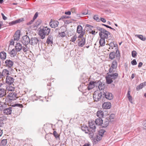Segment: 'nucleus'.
<instances>
[{"label":"nucleus","instance_id":"28","mask_svg":"<svg viewBox=\"0 0 146 146\" xmlns=\"http://www.w3.org/2000/svg\"><path fill=\"white\" fill-rule=\"evenodd\" d=\"M97 115L99 118H101L104 116L103 111L101 110H99L97 112Z\"/></svg>","mask_w":146,"mask_h":146},{"label":"nucleus","instance_id":"61","mask_svg":"<svg viewBox=\"0 0 146 146\" xmlns=\"http://www.w3.org/2000/svg\"><path fill=\"white\" fill-rule=\"evenodd\" d=\"M15 88L14 87L11 86H10L9 88V91H12L14 90Z\"/></svg>","mask_w":146,"mask_h":146},{"label":"nucleus","instance_id":"45","mask_svg":"<svg viewBox=\"0 0 146 146\" xmlns=\"http://www.w3.org/2000/svg\"><path fill=\"white\" fill-rule=\"evenodd\" d=\"M58 34L61 37H64L66 36V34L64 32H59Z\"/></svg>","mask_w":146,"mask_h":146},{"label":"nucleus","instance_id":"4","mask_svg":"<svg viewBox=\"0 0 146 146\" xmlns=\"http://www.w3.org/2000/svg\"><path fill=\"white\" fill-rule=\"evenodd\" d=\"M108 45H109L110 46L111 48V49H113V47L115 48L116 54V57H117V60H120V53L118 50L117 44L115 43L114 42H111L109 44H108Z\"/></svg>","mask_w":146,"mask_h":146},{"label":"nucleus","instance_id":"13","mask_svg":"<svg viewBox=\"0 0 146 146\" xmlns=\"http://www.w3.org/2000/svg\"><path fill=\"white\" fill-rule=\"evenodd\" d=\"M24 21V19L21 18L20 19H18L10 22L9 23V24L10 26H12L16 24L20 23V22L23 21Z\"/></svg>","mask_w":146,"mask_h":146},{"label":"nucleus","instance_id":"10","mask_svg":"<svg viewBox=\"0 0 146 146\" xmlns=\"http://www.w3.org/2000/svg\"><path fill=\"white\" fill-rule=\"evenodd\" d=\"M59 22L56 21H53L52 19L50 20L49 23L50 26L53 28L57 27L59 25Z\"/></svg>","mask_w":146,"mask_h":146},{"label":"nucleus","instance_id":"37","mask_svg":"<svg viewBox=\"0 0 146 146\" xmlns=\"http://www.w3.org/2000/svg\"><path fill=\"white\" fill-rule=\"evenodd\" d=\"M8 74L9 71L6 69H4L3 71L2 72V74H1V76H5L6 75H7Z\"/></svg>","mask_w":146,"mask_h":146},{"label":"nucleus","instance_id":"27","mask_svg":"<svg viewBox=\"0 0 146 146\" xmlns=\"http://www.w3.org/2000/svg\"><path fill=\"white\" fill-rule=\"evenodd\" d=\"M17 52L15 49H13L11 51L9 54L11 57H14L16 55Z\"/></svg>","mask_w":146,"mask_h":146},{"label":"nucleus","instance_id":"18","mask_svg":"<svg viewBox=\"0 0 146 146\" xmlns=\"http://www.w3.org/2000/svg\"><path fill=\"white\" fill-rule=\"evenodd\" d=\"M78 42V46H79L82 47L85 44L86 40L85 38H82V39H79Z\"/></svg>","mask_w":146,"mask_h":146},{"label":"nucleus","instance_id":"19","mask_svg":"<svg viewBox=\"0 0 146 146\" xmlns=\"http://www.w3.org/2000/svg\"><path fill=\"white\" fill-rule=\"evenodd\" d=\"M110 121L109 118L108 117L106 118L105 119L104 123L103 122V124H102V127H106L108 125Z\"/></svg>","mask_w":146,"mask_h":146},{"label":"nucleus","instance_id":"14","mask_svg":"<svg viewBox=\"0 0 146 146\" xmlns=\"http://www.w3.org/2000/svg\"><path fill=\"white\" fill-rule=\"evenodd\" d=\"M39 40L36 37H32L30 39V43L32 45L36 44L38 43Z\"/></svg>","mask_w":146,"mask_h":146},{"label":"nucleus","instance_id":"12","mask_svg":"<svg viewBox=\"0 0 146 146\" xmlns=\"http://www.w3.org/2000/svg\"><path fill=\"white\" fill-rule=\"evenodd\" d=\"M13 62L12 61L9 59H7L5 61L4 65L9 68H11L13 66Z\"/></svg>","mask_w":146,"mask_h":146},{"label":"nucleus","instance_id":"64","mask_svg":"<svg viewBox=\"0 0 146 146\" xmlns=\"http://www.w3.org/2000/svg\"><path fill=\"white\" fill-rule=\"evenodd\" d=\"M128 98L129 100L131 102V101L132 100V97L131 96H128Z\"/></svg>","mask_w":146,"mask_h":146},{"label":"nucleus","instance_id":"34","mask_svg":"<svg viewBox=\"0 0 146 146\" xmlns=\"http://www.w3.org/2000/svg\"><path fill=\"white\" fill-rule=\"evenodd\" d=\"M6 90L3 89L1 88V98L2 96L4 97L6 95Z\"/></svg>","mask_w":146,"mask_h":146},{"label":"nucleus","instance_id":"21","mask_svg":"<svg viewBox=\"0 0 146 146\" xmlns=\"http://www.w3.org/2000/svg\"><path fill=\"white\" fill-rule=\"evenodd\" d=\"M102 137L100 135H97L96 137L93 139V141L95 144L96 143L100 141L102 138Z\"/></svg>","mask_w":146,"mask_h":146},{"label":"nucleus","instance_id":"58","mask_svg":"<svg viewBox=\"0 0 146 146\" xmlns=\"http://www.w3.org/2000/svg\"><path fill=\"white\" fill-rule=\"evenodd\" d=\"M68 18H69V17L68 16H67L66 15H63L62 16L60 19H67Z\"/></svg>","mask_w":146,"mask_h":146},{"label":"nucleus","instance_id":"33","mask_svg":"<svg viewBox=\"0 0 146 146\" xmlns=\"http://www.w3.org/2000/svg\"><path fill=\"white\" fill-rule=\"evenodd\" d=\"M82 31V27L80 25H79L77 27V32L79 34H80L81 33L84 32Z\"/></svg>","mask_w":146,"mask_h":146},{"label":"nucleus","instance_id":"52","mask_svg":"<svg viewBox=\"0 0 146 146\" xmlns=\"http://www.w3.org/2000/svg\"><path fill=\"white\" fill-rule=\"evenodd\" d=\"M98 88L100 90H102L104 88V86L102 85L101 82V84H100V85H99Z\"/></svg>","mask_w":146,"mask_h":146},{"label":"nucleus","instance_id":"2","mask_svg":"<svg viewBox=\"0 0 146 146\" xmlns=\"http://www.w3.org/2000/svg\"><path fill=\"white\" fill-rule=\"evenodd\" d=\"M50 31V29L47 27H43L39 31V35L42 39H44L46 35H49Z\"/></svg>","mask_w":146,"mask_h":146},{"label":"nucleus","instance_id":"54","mask_svg":"<svg viewBox=\"0 0 146 146\" xmlns=\"http://www.w3.org/2000/svg\"><path fill=\"white\" fill-rule=\"evenodd\" d=\"M38 13L36 12L34 16L33 17V19L34 20L37 18L38 16Z\"/></svg>","mask_w":146,"mask_h":146},{"label":"nucleus","instance_id":"44","mask_svg":"<svg viewBox=\"0 0 146 146\" xmlns=\"http://www.w3.org/2000/svg\"><path fill=\"white\" fill-rule=\"evenodd\" d=\"M77 36L75 35L74 36L72 37L71 38V39L70 40V41L72 42H74L76 40Z\"/></svg>","mask_w":146,"mask_h":146},{"label":"nucleus","instance_id":"63","mask_svg":"<svg viewBox=\"0 0 146 146\" xmlns=\"http://www.w3.org/2000/svg\"><path fill=\"white\" fill-rule=\"evenodd\" d=\"M65 14L67 15H70L71 14V12L70 11H68L67 12H65L64 13Z\"/></svg>","mask_w":146,"mask_h":146},{"label":"nucleus","instance_id":"48","mask_svg":"<svg viewBox=\"0 0 146 146\" xmlns=\"http://www.w3.org/2000/svg\"><path fill=\"white\" fill-rule=\"evenodd\" d=\"M115 115L113 114H111L109 118V120L110 121H111V119H113L115 117Z\"/></svg>","mask_w":146,"mask_h":146},{"label":"nucleus","instance_id":"17","mask_svg":"<svg viewBox=\"0 0 146 146\" xmlns=\"http://www.w3.org/2000/svg\"><path fill=\"white\" fill-rule=\"evenodd\" d=\"M111 107V104L110 102H105L103 104L102 107L104 109H109Z\"/></svg>","mask_w":146,"mask_h":146},{"label":"nucleus","instance_id":"25","mask_svg":"<svg viewBox=\"0 0 146 146\" xmlns=\"http://www.w3.org/2000/svg\"><path fill=\"white\" fill-rule=\"evenodd\" d=\"M88 127L85 125H84L81 127V129L83 131H85V133H88L89 130L88 129Z\"/></svg>","mask_w":146,"mask_h":146},{"label":"nucleus","instance_id":"15","mask_svg":"<svg viewBox=\"0 0 146 146\" xmlns=\"http://www.w3.org/2000/svg\"><path fill=\"white\" fill-rule=\"evenodd\" d=\"M6 82L9 84H11L13 83L14 82V78L10 76H7L6 78Z\"/></svg>","mask_w":146,"mask_h":146},{"label":"nucleus","instance_id":"26","mask_svg":"<svg viewBox=\"0 0 146 146\" xmlns=\"http://www.w3.org/2000/svg\"><path fill=\"white\" fill-rule=\"evenodd\" d=\"M116 52L113 51L110 52L109 54V58L111 60L113 59L116 56Z\"/></svg>","mask_w":146,"mask_h":146},{"label":"nucleus","instance_id":"22","mask_svg":"<svg viewBox=\"0 0 146 146\" xmlns=\"http://www.w3.org/2000/svg\"><path fill=\"white\" fill-rule=\"evenodd\" d=\"M89 126L90 128L92 129L94 131V129L96 128V124L94 121H89Z\"/></svg>","mask_w":146,"mask_h":146},{"label":"nucleus","instance_id":"5","mask_svg":"<svg viewBox=\"0 0 146 146\" xmlns=\"http://www.w3.org/2000/svg\"><path fill=\"white\" fill-rule=\"evenodd\" d=\"M102 96H103L102 91L99 92H94L93 98L95 101L98 102L100 100Z\"/></svg>","mask_w":146,"mask_h":146},{"label":"nucleus","instance_id":"30","mask_svg":"<svg viewBox=\"0 0 146 146\" xmlns=\"http://www.w3.org/2000/svg\"><path fill=\"white\" fill-rule=\"evenodd\" d=\"M6 58V53L4 52H1V59L5 60Z\"/></svg>","mask_w":146,"mask_h":146},{"label":"nucleus","instance_id":"16","mask_svg":"<svg viewBox=\"0 0 146 146\" xmlns=\"http://www.w3.org/2000/svg\"><path fill=\"white\" fill-rule=\"evenodd\" d=\"M20 36V33L19 31H17L14 35L13 38L14 41H17L18 40Z\"/></svg>","mask_w":146,"mask_h":146},{"label":"nucleus","instance_id":"24","mask_svg":"<svg viewBox=\"0 0 146 146\" xmlns=\"http://www.w3.org/2000/svg\"><path fill=\"white\" fill-rule=\"evenodd\" d=\"M119 60H117V57H116V59L113 60L112 62L111 67L113 68H116L117 67V61H119Z\"/></svg>","mask_w":146,"mask_h":146},{"label":"nucleus","instance_id":"8","mask_svg":"<svg viewBox=\"0 0 146 146\" xmlns=\"http://www.w3.org/2000/svg\"><path fill=\"white\" fill-rule=\"evenodd\" d=\"M6 99L5 96L4 97L2 96L1 98V108H4L7 107V104L6 103Z\"/></svg>","mask_w":146,"mask_h":146},{"label":"nucleus","instance_id":"53","mask_svg":"<svg viewBox=\"0 0 146 146\" xmlns=\"http://www.w3.org/2000/svg\"><path fill=\"white\" fill-rule=\"evenodd\" d=\"M131 64L133 65H136L137 64V62L135 59L133 60L131 62Z\"/></svg>","mask_w":146,"mask_h":146},{"label":"nucleus","instance_id":"35","mask_svg":"<svg viewBox=\"0 0 146 146\" xmlns=\"http://www.w3.org/2000/svg\"><path fill=\"white\" fill-rule=\"evenodd\" d=\"M94 81H91L90 82L88 87V90H90L94 87Z\"/></svg>","mask_w":146,"mask_h":146},{"label":"nucleus","instance_id":"41","mask_svg":"<svg viewBox=\"0 0 146 146\" xmlns=\"http://www.w3.org/2000/svg\"><path fill=\"white\" fill-rule=\"evenodd\" d=\"M143 84H141L140 85L136 87V90L137 91L139 90L140 89L143 88Z\"/></svg>","mask_w":146,"mask_h":146},{"label":"nucleus","instance_id":"50","mask_svg":"<svg viewBox=\"0 0 146 146\" xmlns=\"http://www.w3.org/2000/svg\"><path fill=\"white\" fill-rule=\"evenodd\" d=\"M80 35L78 36V37L79 39H82V38H84L83 37V35H84L85 32L81 33Z\"/></svg>","mask_w":146,"mask_h":146},{"label":"nucleus","instance_id":"49","mask_svg":"<svg viewBox=\"0 0 146 146\" xmlns=\"http://www.w3.org/2000/svg\"><path fill=\"white\" fill-rule=\"evenodd\" d=\"M114 68H110L109 69V72L108 73H110V74H111L112 73H115L114 72H115V71H114V70H113Z\"/></svg>","mask_w":146,"mask_h":146},{"label":"nucleus","instance_id":"20","mask_svg":"<svg viewBox=\"0 0 146 146\" xmlns=\"http://www.w3.org/2000/svg\"><path fill=\"white\" fill-rule=\"evenodd\" d=\"M22 44L19 42H17L15 46V48L17 52H20L22 50Z\"/></svg>","mask_w":146,"mask_h":146},{"label":"nucleus","instance_id":"3","mask_svg":"<svg viewBox=\"0 0 146 146\" xmlns=\"http://www.w3.org/2000/svg\"><path fill=\"white\" fill-rule=\"evenodd\" d=\"M98 30L100 31L99 35L100 38H107L110 35V33L103 28L98 27L97 28Z\"/></svg>","mask_w":146,"mask_h":146},{"label":"nucleus","instance_id":"7","mask_svg":"<svg viewBox=\"0 0 146 146\" xmlns=\"http://www.w3.org/2000/svg\"><path fill=\"white\" fill-rule=\"evenodd\" d=\"M102 92H103V97H105L106 98L109 100H111L113 98V96L111 93L108 92H105L104 91H102Z\"/></svg>","mask_w":146,"mask_h":146},{"label":"nucleus","instance_id":"42","mask_svg":"<svg viewBox=\"0 0 146 146\" xmlns=\"http://www.w3.org/2000/svg\"><path fill=\"white\" fill-rule=\"evenodd\" d=\"M53 135L56 139L59 137L60 135H58L57 132L56 131H54Z\"/></svg>","mask_w":146,"mask_h":146},{"label":"nucleus","instance_id":"1","mask_svg":"<svg viewBox=\"0 0 146 146\" xmlns=\"http://www.w3.org/2000/svg\"><path fill=\"white\" fill-rule=\"evenodd\" d=\"M118 74L115 73L111 74L107 73V75L106 77V83L108 84H111L113 82V80H116L118 76Z\"/></svg>","mask_w":146,"mask_h":146},{"label":"nucleus","instance_id":"23","mask_svg":"<svg viewBox=\"0 0 146 146\" xmlns=\"http://www.w3.org/2000/svg\"><path fill=\"white\" fill-rule=\"evenodd\" d=\"M94 122H95L96 125H98L102 126V124H103V120L101 118L96 119Z\"/></svg>","mask_w":146,"mask_h":146},{"label":"nucleus","instance_id":"51","mask_svg":"<svg viewBox=\"0 0 146 146\" xmlns=\"http://www.w3.org/2000/svg\"><path fill=\"white\" fill-rule=\"evenodd\" d=\"M137 53L135 51H133L132 52V56L133 57H135L137 55Z\"/></svg>","mask_w":146,"mask_h":146},{"label":"nucleus","instance_id":"29","mask_svg":"<svg viewBox=\"0 0 146 146\" xmlns=\"http://www.w3.org/2000/svg\"><path fill=\"white\" fill-rule=\"evenodd\" d=\"M47 42L48 44H52L53 43V37L51 35L48 36L47 39Z\"/></svg>","mask_w":146,"mask_h":146},{"label":"nucleus","instance_id":"47","mask_svg":"<svg viewBox=\"0 0 146 146\" xmlns=\"http://www.w3.org/2000/svg\"><path fill=\"white\" fill-rule=\"evenodd\" d=\"M88 133L89 134V137L91 138H93L94 134L93 131H89V132Z\"/></svg>","mask_w":146,"mask_h":146},{"label":"nucleus","instance_id":"6","mask_svg":"<svg viewBox=\"0 0 146 146\" xmlns=\"http://www.w3.org/2000/svg\"><path fill=\"white\" fill-rule=\"evenodd\" d=\"M1 113L3 112L6 115L11 114L12 113V108L11 107L7 108H1Z\"/></svg>","mask_w":146,"mask_h":146},{"label":"nucleus","instance_id":"39","mask_svg":"<svg viewBox=\"0 0 146 146\" xmlns=\"http://www.w3.org/2000/svg\"><path fill=\"white\" fill-rule=\"evenodd\" d=\"M136 36L137 37L143 41H145L146 39V38L145 37H144L142 35H136Z\"/></svg>","mask_w":146,"mask_h":146},{"label":"nucleus","instance_id":"46","mask_svg":"<svg viewBox=\"0 0 146 146\" xmlns=\"http://www.w3.org/2000/svg\"><path fill=\"white\" fill-rule=\"evenodd\" d=\"M12 106L13 107H15V106H17L18 107H19L20 108H22L23 107V106L22 104H15L12 105Z\"/></svg>","mask_w":146,"mask_h":146},{"label":"nucleus","instance_id":"36","mask_svg":"<svg viewBox=\"0 0 146 146\" xmlns=\"http://www.w3.org/2000/svg\"><path fill=\"white\" fill-rule=\"evenodd\" d=\"M106 132L105 130L101 129L99 131L98 135L101 136L102 137L103 135L104 134H106Z\"/></svg>","mask_w":146,"mask_h":146},{"label":"nucleus","instance_id":"62","mask_svg":"<svg viewBox=\"0 0 146 146\" xmlns=\"http://www.w3.org/2000/svg\"><path fill=\"white\" fill-rule=\"evenodd\" d=\"M100 19V20L103 23H105L106 22V20L104 18H101Z\"/></svg>","mask_w":146,"mask_h":146},{"label":"nucleus","instance_id":"40","mask_svg":"<svg viewBox=\"0 0 146 146\" xmlns=\"http://www.w3.org/2000/svg\"><path fill=\"white\" fill-rule=\"evenodd\" d=\"M7 141L6 139H3L1 142V144L3 146H5L7 144Z\"/></svg>","mask_w":146,"mask_h":146},{"label":"nucleus","instance_id":"59","mask_svg":"<svg viewBox=\"0 0 146 146\" xmlns=\"http://www.w3.org/2000/svg\"><path fill=\"white\" fill-rule=\"evenodd\" d=\"M1 15L2 16L3 19L4 20H5L7 19V17H6L4 15L3 13H1Z\"/></svg>","mask_w":146,"mask_h":146},{"label":"nucleus","instance_id":"43","mask_svg":"<svg viewBox=\"0 0 146 146\" xmlns=\"http://www.w3.org/2000/svg\"><path fill=\"white\" fill-rule=\"evenodd\" d=\"M93 19L98 22L100 21V19L98 17V15H94L93 17Z\"/></svg>","mask_w":146,"mask_h":146},{"label":"nucleus","instance_id":"38","mask_svg":"<svg viewBox=\"0 0 146 146\" xmlns=\"http://www.w3.org/2000/svg\"><path fill=\"white\" fill-rule=\"evenodd\" d=\"M94 87H96V88L98 87L100 84H101V82L99 81H96L95 82L94 81Z\"/></svg>","mask_w":146,"mask_h":146},{"label":"nucleus","instance_id":"60","mask_svg":"<svg viewBox=\"0 0 146 146\" xmlns=\"http://www.w3.org/2000/svg\"><path fill=\"white\" fill-rule=\"evenodd\" d=\"M34 20L33 19L30 22L27 23V25H29L33 23V22L34 21Z\"/></svg>","mask_w":146,"mask_h":146},{"label":"nucleus","instance_id":"56","mask_svg":"<svg viewBox=\"0 0 146 146\" xmlns=\"http://www.w3.org/2000/svg\"><path fill=\"white\" fill-rule=\"evenodd\" d=\"M15 41L13 39H12L10 42V44L11 45H14L15 44Z\"/></svg>","mask_w":146,"mask_h":146},{"label":"nucleus","instance_id":"11","mask_svg":"<svg viewBox=\"0 0 146 146\" xmlns=\"http://www.w3.org/2000/svg\"><path fill=\"white\" fill-rule=\"evenodd\" d=\"M8 96L9 100H15L17 98L16 97V94L13 92H10Z\"/></svg>","mask_w":146,"mask_h":146},{"label":"nucleus","instance_id":"32","mask_svg":"<svg viewBox=\"0 0 146 146\" xmlns=\"http://www.w3.org/2000/svg\"><path fill=\"white\" fill-rule=\"evenodd\" d=\"M24 46H22V50L24 52H26L28 51L29 48L27 46L28 44H24Z\"/></svg>","mask_w":146,"mask_h":146},{"label":"nucleus","instance_id":"9","mask_svg":"<svg viewBox=\"0 0 146 146\" xmlns=\"http://www.w3.org/2000/svg\"><path fill=\"white\" fill-rule=\"evenodd\" d=\"M22 38V42L23 44H28L29 43L30 44L31 39L27 35L23 36Z\"/></svg>","mask_w":146,"mask_h":146},{"label":"nucleus","instance_id":"55","mask_svg":"<svg viewBox=\"0 0 146 146\" xmlns=\"http://www.w3.org/2000/svg\"><path fill=\"white\" fill-rule=\"evenodd\" d=\"M143 128L144 129L146 130V121L143 122Z\"/></svg>","mask_w":146,"mask_h":146},{"label":"nucleus","instance_id":"57","mask_svg":"<svg viewBox=\"0 0 146 146\" xmlns=\"http://www.w3.org/2000/svg\"><path fill=\"white\" fill-rule=\"evenodd\" d=\"M6 119L5 117H4V118H1V125L4 124V123L3 122H2V121H3V120H5Z\"/></svg>","mask_w":146,"mask_h":146},{"label":"nucleus","instance_id":"31","mask_svg":"<svg viewBox=\"0 0 146 146\" xmlns=\"http://www.w3.org/2000/svg\"><path fill=\"white\" fill-rule=\"evenodd\" d=\"M105 39L104 38H100L99 40V43L101 46H103L105 45Z\"/></svg>","mask_w":146,"mask_h":146}]
</instances>
